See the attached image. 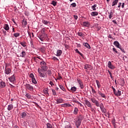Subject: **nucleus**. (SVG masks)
Here are the masks:
<instances>
[{
  "instance_id": "nucleus-36",
  "label": "nucleus",
  "mask_w": 128,
  "mask_h": 128,
  "mask_svg": "<svg viewBox=\"0 0 128 128\" xmlns=\"http://www.w3.org/2000/svg\"><path fill=\"white\" fill-rule=\"evenodd\" d=\"M39 74L41 78H46V74L42 73V72H39Z\"/></svg>"
},
{
  "instance_id": "nucleus-48",
  "label": "nucleus",
  "mask_w": 128,
  "mask_h": 128,
  "mask_svg": "<svg viewBox=\"0 0 128 128\" xmlns=\"http://www.w3.org/2000/svg\"><path fill=\"white\" fill-rule=\"evenodd\" d=\"M46 126L48 128H52V126L50 123H47Z\"/></svg>"
},
{
  "instance_id": "nucleus-44",
  "label": "nucleus",
  "mask_w": 128,
  "mask_h": 128,
  "mask_svg": "<svg viewBox=\"0 0 128 128\" xmlns=\"http://www.w3.org/2000/svg\"><path fill=\"white\" fill-rule=\"evenodd\" d=\"M56 4H57V2L56 1L53 0L52 2V4L54 6H56Z\"/></svg>"
},
{
  "instance_id": "nucleus-25",
  "label": "nucleus",
  "mask_w": 128,
  "mask_h": 128,
  "mask_svg": "<svg viewBox=\"0 0 128 128\" xmlns=\"http://www.w3.org/2000/svg\"><path fill=\"white\" fill-rule=\"evenodd\" d=\"M14 108V105L12 104H10L8 106V110H12Z\"/></svg>"
},
{
  "instance_id": "nucleus-59",
  "label": "nucleus",
  "mask_w": 128,
  "mask_h": 128,
  "mask_svg": "<svg viewBox=\"0 0 128 128\" xmlns=\"http://www.w3.org/2000/svg\"><path fill=\"white\" fill-rule=\"evenodd\" d=\"M74 18L75 20H78V16L74 15Z\"/></svg>"
},
{
  "instance_id": "nucleus-22",
  "label": "nucleus",
  "mask_w": 128,
  "mask_h": 128,
  "mask_svg": "<svg viewBox=\"0 0 128 128\" xmlns=\"http://www.w3.org/2000/svg\"><path fill=\"white\" fill-rule=\"evenodd\" d=\"M83 26H86L87 28H88L90 26V22H83Z\"/></svg>"
},
{
  "instance_id": "nucleus-2",
  "label": "nucleus",
  "mask_w": 128,
  "mask_h": 128,
  "mask_svg": "<svg viewBox=\"0 0 128 128\" xmlns=\"http://www.w3.org/2000/svg\"><path fill=\"white\" fill-rule=\"evenodd\" d=\"M112 90L115 96H122V92L118 90H116L115 88H114V87L112 88Z\"/></svg>"
},
{
  "instance_id": "nucleus-37",
  "label": "nucleus",
  "mask_w": 128,
  "mask_h": 128,
  "mask_svg": "<svg viewBox=\"0 0 128 128\" xmlns=\"http://www.w3.org/2000/svg\"><path fill=\"white\" fill-rule=\"evenodd\" d=\"M14 36L15 38H18L20 36V34L19 32H16L14 34Z\"/></svg>"
},
{
  "instance_id": "nucleus-24",
  "label": "nucleus",
  "mask_w": 128,
  "mask_h": 128,
  "mask_svg": "<svg viewBox=\"0 0 128 128\" xmlns=\"http://www.w3.org/2000/svg\"><path fill=\"white\" fill-rule=\"evenodd\" d=\"M41 68L42 70H44V72H46V70H48V67L46 66V65H45L41 66Z\"/></svg>"
},
{
  "instance_id": "nucleus-40",
  "label": "nucleus",
  "mask_w": 128,
  "mask_h": 128,
  "mask_svg": "<svg viewBox=\"0 0 128 128\" xmlns=\"http://www.w3.org/2000/svg\"><path fill=\"white\" fill-rule=\"evenodd\" d=\"M22 24L23 26H26V24H28V22L26 20H23Z\"/></svg>"
},
{
  "instance_id": "nucleus-56",
  "label": "nucleus",
  "mask_w": 128,
  "mask_h": 128,
  "mask_svg": "<svg viewBox=\"0 0 128 128\" xmlns=\"http://www.w3.org/2000/svg\"><path fill=\"white\" fill-rule=\"evenodd\" d=\"M78 36H84V33H82V32H79L78 34Z\"/></svg>"
},
{
  "instance_id": "nucleus-57",
  "label": "nucleus",
  "mask_w": 128,
  "mask_h": 128,
  "mask_svg": "<svg viewBox=\"0 0 128 128\" xmlns=\"http://www.w3.org/2000/svg\"><path fill=\"white\" fill-rule=\"evenodd\" d=\"M119 48H120V50L122 52L126 53V51L124 50V49L120 47Z\"/></svg>"
},
{
  "instance_id": "nucleus-14",
  "label": "nucleus",
  "mask_w": 128,
  "mask_h": 128,
  "mask_svg": "<svg viewBox=\"0 0 128 128\" xmlns=\"http://www.w3.org/2000/svg\"><path fill=\"white\" fill-rule=\"evenodd\" d=\"M8 80L11 82H14L16 80V76H14V75H13L11 77L9 78Z\"/></svg>"
},
{
  "instance_id": "nucleus-16",
  "label": "nucleus",
  "mask_w": 128,
  "mask_h": 128,
  "mask_svg": "<svg viewBox=\"0 0 128 128\" xmlns=\"http://www.w3.org/2000/svg\"><path fill=\"white\" fill-rule=\"evenodd\" d=\"M98 93L101 96V98H106V95H104V93L102 92L100 90L98 91Z\"/></svg>"
},
{
  "instance_id": "nucleus-35",
  "label": "nucleus",
  "mask_w": 128,
  "mask_h": 128,
  "mask_svg": "<svg viewBox=\"0 0 128 128\" xmlns=\"http://www.w3.org/2000/svg\"><path fill=\"white\" fill-rule=\"evenodd\" d=\"M118 0H115L112 2V6H116L118 4Z\"/></svg>"
},
{
  "instance_id": "nucleus-21",
  "label": "nucleus",
  "mask_w": 128,
  "mask_h": 128,
  "mask_svg": "<svg viewBox=\"0 0 128 128\" xmlns=\"http://www.w3.org/2000/svg\"><path fill=\"white\" fill-rule=\"evenodd\" d=\"M83 45L84 46H86V48H88V50H90V44H88V42L84 43L83 44Z\"/></svg>"
},
{
  "instance_id": "nucleus-54",
  "label": "nucleus",
  "mask_w": 128,
  "mask_h": 128,
  "mask_svg": "<svg viewBox=\"0 0 128 128\" xmlns=\"http://www.w3.org/2000/svg\"><path fill=\"white\" fill-rule=\"evenodd\" d=\"M108 72L111 78H112V72H110V70H108Z\"/></svg>"
},
{
  "instance_id": "nucleus-61",
  "label": "nucleus",
  "mask_w": 128,
  "mask_h": 128,
  "mask_svg": "<svg viewBox=\"0 0 128 128\" xmlns=\"http://www.w3.org/2000/svg\"><path fill=\"white\" fill-rule=\"evenodd\" d=\"M50 86H54V82H50Z\"/></svg>"
},
{
  "instance_id": "nucleus-13",
  "label": "nucleus",
  "mask_w": 128,
  "mask_h": 128,
  "mask_svg": "<svg viewBox=\"0 0 128 128\" xmlns=\"http://www.w3.org/2000/svg\"><path fill=\"white\" fill-rule=\"evenodd\" d=\"M5 70H6L5 73L6 74H10L12 70L10 68H6V66Z\"/></svg>"
},
{
  "instance_id": "nucleus-47",
  "label": "nucleus",
  "mask_w": 128,
  "mask_h": 128,
  "mask_svg": "<svg viewBox=\"0 0 128 128\" xmlns=\"http://www.w3.org/2000/svg\"><path fill=\"white\" fill-rule=\"evenodd\" d=\"M75 52H77L78 54H80V56H82V54L78 50V49L75 50Z\"/></svg>"
},
{
  "instance_id": "nucleus-23",
  "label": "nucleus",
  "mask_w": 128,
  "mask_h": 128,
  "mask_svg": "<svg viewBox=\"0 0 128 128\" xmlns=\"http://www.w3.org/2000/svg\"><path fill=\"white\" fill-rule=\"evenodd\" d=\"M4 28L6 30H10V26H8V24H4Z\"/></svg>"
},
{
  "instance_id": "nucleus-9",
  "label": "nucleus",
  "mask_w": 128,
  "mask_h": 128,
  "mask_svg": "<svg viewBox=\"0 0 128 128\" xmlns=\"http://www.w3.org/2000/svg\"><path fill=\"white\" fill-rule=\"evenodd\" d=\"M113 44L117 48H120V42L118 41H115L114 42Z\"/></svg>"
},
{
  "instance_id": "nucleus-58",
  "label": "nucleus",
  "mask_w": 128,
  "mask_h": 128,
  "mask_svg": "<svg viewBox=\"0 0 128 128\" xmlns=\"http://www.w3.org/2000/svg\"><path fill=\"white\" fill-rule=\"evenodd\" d=\"M3 34H6V31L4 30H2Z\"/></svg>"
},
{
  "instance_id": "nucleus-64",
  "label": "nucleus",
  "mask_w": 128,
  "mask_h": 128,
  "mask_svg": "<svg viewBox=\"0 0 128 128\" xmlns=\"http://www.w3.org/2000/svg\"><path fill=\"white\" fill-rule=\"evenodd\" d=\"M122 6V2H119L118 5V8H120Z\"/></svg>"
},
{
  "instance_id": "nucleus-34",
  "label": "nucleus",
  "mask_w": 128,
  "mask_h": 128,
  "mask_svg": "<svg viewBox=\"0 0 128 128\" xmlns=\"http://www.w3.org/2000/svg\"><path fill=\"white\" fill-rule=\"evenodd\" d=\"M59 86L60 90H62L63 92H66V88H64V86H62V85H60Z\"/></svg>"
},
{
  "instance_id": "nucleus-8",
  "label": "nucleus",
  "mask_w": 128,
  "mask_h": 128,
  "mask_svg": "<svg viewBox=\"0 0 128 128\" xmlns=\"http://www.w3.org/2000/svg\"><path fill=\"white\" fill-rule=\"evenodd\" d=\"M102 112H106V108H104V104H102V103H101V104H100V106H99Z\"/></svg>"
},
{
  "instance_id": "nucleus-63",
  "label": "nucleus",
  "mask_w": 128,
  "mask_h": 128,
  "mask_svg": "<svg viewBox=\"0 0 128 128\" xmlns=\"http://www.w3.org/2000/svg\"><path fill=\"white\" fill-rule=\"evenodd\" d=\"M122 8H124V2L122 3Z\"/></svg>"
},
{
  "instance_id": "nucleus-5",
  "label": "nucleus",
  "mask_w": 128,
  "mask_h": 128,
  "mask_svg": "<svg viewBox=\"0 0 128 128\" xmlns=\"http://www.w3.org/2000/svg\"><path fill=\"white\" fill-rule=\"evenodd\" d=\"M26 90H30V92L34 91V86H30V84H26L25 85Z\"/></svg>"
},
{
  "instance_id": "nucleus-49",
  "label": "nucleus",
  "mask_w": 128,
  "mask_h": 128,
  "mask_svg": "<svg viewBox=\"0 0 128 128\" xmlns=\"http://www.w3.org/2000/svg\"><path fill=\"white\" fill-rule=\"evenodd\" d=\"M70 6H72V8H76V4L74 2L70 4Z\"/></svg>"
},
{
  "instance_id": "nucleus-4",
  "label": "nucleus",
  "mask_w": 128,
  "mask_h": 128,
  "mask_svg": "<svg viewBox=\"0 0 128 128\" xmlns=\"http://www.w3.org/2000/svg\"><path fill=\"white\" fill-rule=\"evenodd\" d=\"M82 124V118H80L78 117V120L75 122V124L76 126V128H80V126Z\"/></svg>"
},
{
  "instance_id": "nucleus-29",
  "label": "nucleus",
  "mask_w": 128,
  "mask_h": 128,
  "mask_svg": "<svg viewBox=\"0 0 128 128\" xmlns=\"http://www.w3.org/2000/svg\"><path fill=\"white\" fill-rule=\"evenodd\" d=\"M20 44L23 46V48H26V42H20Z\"/></svg>"
},
{
  "instance_id": "nucleus-43",
  "label": "nucleus",
  "mask_w": 128,
  "mask_h": 128,
  "mask_svg": "<svg viewBox=\"0 0 128 128\" xmlns=\"http://www.w3.org/2000/svg\"><path fill=\"white\" fill-rule=\"evenodd\" d=\"M96 4H95L94 6H92V8L93 10H96Z\"/></svg>"
},
{
  "instance_id": "nucleus-3",
  "label": "nucleus",
  "mask_w": 128,
  "mask_h": 128,
  "mask_svg": "<svg viewBox=\"0 0 128 128\" xmlns=\"http://www.w3.org/2000/svg\"><path fill=\"white\" fill-rule=\"evenodd\" d=\"M77 82L78 84H79L82 90L84 88V82H82V80L78 78Z\"/></svg>"
},
{
  "instance_id": "nucleus-26",
  "label": "nucleus",
  "mask_w": 128,
  "mask_h": 128,
  "mask_svg": "<svg viewBox=\"0 0 128 128\" xmlns=\"http://www.w3.org/2000/svg\"><path fill=\"white\" fill-rule=\"evenodd\" d=\"M73 112L74 114H78V108L76 107L74 108Z\"/></svg>"
},
{
  "instance_id": "nucleus-27",
  "label": "nucleus",
  "mask_w": 128,
  "mask_h": 128,
  "mask_svg": "<svg viewBox=\"0 0 128 128\" xmlns=\"http://www.w3.org/2000/svg\"><path fill=\"white\" fill-rule=\"evenodd\" d=\"M46 48L44 46H42L40 48V52H42L43 54H44L46 52Z\"/></svg>"
},
{
  "instance_id": "nucleus-32",
  "label": "nucleus",
  "mask_w": 128,
  "mask_h": 128,
  "mask_svg": "<svg viewBox=\"0 0 128 128\" xmlns=\"http://www.w3.org/2000/svg\"><path fill=\"white\" fill-rule=\"evenodd\" d=\"M98 13L96 12H94L91 13V16H98Z\"/></svg>"
},
{
  "instance_id": "nucleus-19",
  "label": "nucleus",
  "mask_w": 128,
  "mask_h": 128,
  "mask_svg": "<svg viewBox=\"0 0 128 128\" xmlns=\"http://www.w3.org/2000/svg\"><path fill=\"white\" fill-rule=\"evenodd\" d=\"M68 90L69 92H74L76 90V86H73L70 88V89H68Z\"/></svg>"
},
{
  "instance_id": "nucleus-15",
  "label": "nucleus",
  "mask_w": 128,
  "mask_h": 128,
  "mask_svg": "<svg viewBox=\"0 0 128 128\" xmlns=\"http://www.w3.org/2000/svg\"><path fill=\"white\" fill-rule=\"evenodd\" d=\"M62 50H58L56 52V56H62Z\"/></svg>"
},
{
  "instance_id": "nucleus-17",
  "label": "nucleus",
  "mask_w": 128,
  "mask_h": 128,
  "mask_svg": "<svg viewBox=\"0 0 128 128\" xmlns=\"http://www.w3.org/2000/svg\"><path fill=\"white\" fill-rule=\"evenodd\" d=\"M62 106L63 108H70V106H72V105L70 104H62Z\"/></svg>"
},
{
  "instance_id": "nucleus-6",
  "label": "nucleus",
  "mask_w": 128,
  "mask_h": 128,
  "mask_svg": "<svg viewBox=\"0 0 128 128\" xmlns=\"http://www.w3.org/2000/svg\"><path fill=\"white\" fill-rule=\"evenodd\" d=\"M91 100L93 104H96V106H100V102H98V101L96 100L94 98H92Z\"/></svg>"
},
{
  "instance_id": "nucleus-30",
  "label": "nucleus",
  "mask_w": 128,
  "mask_h": 128,
  "mask_svg": "<svg viewBox=\"0 0 128 128\" xmlns=\"http://www.w3.org/2000/svg\"><path fill=\"white\" fill-rule=\"evenodd\" d=\"M108 66L111 70H112V62H108Z\"/></svg>"
},
{
  "instance_id": "nucleus-45",
  "label": "nucleus",
  "mask_w": 128,
  "mask_h": 128,
  "mask_svg": "<svg viewBox=\"0 0 128 128\" xmlns=\"http://www.w3.org/2000/svg\"><path fill=\"white\" fill-rule=\"evenodd\" d=\"M42 23L44 24H50V22H48V20H43Z\"/></svg>"
},
{
  "instance_id": "nucleus-46",
  "label": "nucleus",
  "mask_w": 128,
  "mask_h": 128,
  "mask_svg": "<svg viewBox=\"0 0 128 128\" xmlns=\"http://www.w3.org/2000/svg\"><path fill=\"white\" fill-rule=\"evenodd\" d=\"M48 76H52V71L50 70H48Z\"/></svg>"
},
{
  "instance_id": "nucleus-7",
  "label": "nucleus",
  "mask_w": 128,
  "mask_h": 128,
  "mask_svg": "<svg viewBox=\"0 0 128 128\" xmlns=\"http://www.w3.org/2000/svg\"><path fill=\"white\" fill-rule=\"evenodd\" d=\"M84 70H92V66L90 64H86L84 66Z\"/></svg>"
},
{
  "instance_id": "nucleus-10",
  "label": "nucleus",
  "mask_w": 128,
  "mask_h": 128,
  "mask_svg": "<svg viewBox=\"0 0 128 128\" xmlns=\"http://www.w3.org/2000/svg\"><path fill=\"white\" fill-rule=\"evenodd\" d=\"M84 102L86 106H88V108H92V104H90V101H88L87 100H84Z\"/></svg>"
},
{
  "instance_id": "nucleus-31",
  "label": "nucleus",
  "mask_w": 128,
  "mask_h": 128,
  "mask_svg": "<svg viewBox=\"0 0 128 128\" xmlns=\"http://www.w3.org/2000/svg\"><path fill=\"white\" fill-rule=\"evenodd\" d=\"M40 65L41 66H46V63L42 60V62H40Z\"/></svg>"
},
{
  "instance_id": "nucleus-18",
  "label": "nucleus",
  "mask_w": 128,
  "mask_h": 128,
  "mask_svg": "<svg viewBox=\"0 0 128 128\" xmlns=\"http://www.w3.org/2000/svg\"><path fill=\"white\" fill-rule=\"evenodd\" d=\"M0 88H6V82L3 81L0 82Z\"/></svg>"
},
{
  "instance_id": "nucleus-55",
  "label": "nucleus",
  "mask_w": 128,
  "mask_h": 128,
  "mask_svg": "<svg viewBox=\"0 0 128 128\" xmlns=\"http://www.w3.org/2000/svg\"><path fill=\"white\" fill-rule=\"evenodd\" d=\"M45 31H46V30H44V28H43L41 32H42V34H46V33H44Z\"/></svg>"
},
{
  "instance_id": "nucleus-28",
  "label": "nucleus",
  "mask_w": 128,
  "mask_h": 128,
  "mask_svg": "<svg viewBox=\"0 0 128 128\" xmlns=\"http://www.w3.org/2000/svg\"><path fill=\"white\" fill-rule=\"evenodd\" d=\"M26 56V53L24 51H22L20 55V56L22 58H24Z\"/></svg>"
},
{
  "instance_id": "nucleus-41",
  "label": "nucleus",
  "mask_w": 128,
  "mask_h": 128,
  "mask_svg": "<svg viewBox=\"0 0 128 128\" xmlns=\"http://www.w3.org/2000/svg\"><path fill=\"white\" fill-rule=\"evenodd\" d=\"M32 82H33V84H36L37 82H36V78H32Z\"/></svg>"
},
{
  "instance_id": "nucleus-12",
  "label": "nucleus",
  "mask_w": 128,
  "mask_h": 128,
  "mask_svg": "<svg viewBox=\"0 0 128 128\" xmlns=\"http://www.w3.org/2000/svg\"><path fill=\"white\" fill-rule=\"evenodd\" d=\"M118 84H120V86H124V79H120L118 80Z\"/></svg>"
},
{
  "instance_id": "nucleus-1",
  "label": "nucleus",
  "mask_w": 128,
  "mask_h": 128,
  "mask_svg": "<svg viewBox=\"0 0 128 128\" xmlns=\"http://www.w3.org/2000/svg\"><path fill=\"white\" fill-rule=\"evenodd\" d=\"M47 36H46V34H42L38 36V38L40 39L41 42H44V40L46 38Z\"/></svg>"
},
{
  "instance_id": "nucleus-38",
  "label": "nucleus",
  "mask_w": 128,
  "mask_h": 128,
  "mask_svg": "<svg viewBox=\"0 0 128 128\" xmlns=\"http://www.w3.org/2000/svg\"><path fill=\"white\" fill-rule=\"evenodd\" d=\"M96 84L98 86V88H100V82L98 80H96Z\"/></svg>"
},
{
  "instance_id": "nucleus-52",
  "label": "nucleus",
  "mask_w": 128,
  "mask_h": 128,
  "mask_svg": "<svg viewBox=\"0 0 128 128\" xmlns=\"http://www.w3.org/2000/svg\"><path fill=\"white\" fill-rule=\"evenodd\" d=\"M113 52H115V54H118V50H116V48H113Z\"/></svg>"
},
{
  "instance_id": "nucleus-62",
  "label": "nucleus",
  "mask_w": 128,
  "mask_h": 128,
  "mask_svg": "<svg viewBox=\"0 0 128 128\" xmlns=\"http://www.w3.org/2000/svg\"><path fill=\"white\" fill-rule=\"evenodd\" d=\"M12 21L14 22V24H16V25L18 24L16 22V21L14 20V19L12 18Z\"/></svg>"
},
{
  "instance_id": "nucleus-20",
  "label": "nucleus",
  "mask_w": 128,
  "mask_h": 128,
  "mask_svg": "<svg viewBox=\"0 0 128 128\" xmlns=\"http://www.w3.org/2000/svg\"><path fill=\"white\" fill-rule=\"evenodd\" d=\"M56 100L58 104L64 102V100H62V98H57Z\"/></svg>"
},
{
  "instance_id": "nucleus-60",
  "label": "nucleus",
  "mask_w": 128,
  "mask_h": 128,
  "mask_svg": "<svg viewBox=\"0 0 128 128\" xmlns=\"http://www.w3.org/2000/svg\"><path fill=\"white\" fill-rule=\"evenodd\" d=\"M111 13L109 14V18H112V12H110Z\"/></svg>"
},
{
  "instance_id": "nucleus-42",
  "label": "nucleus",
  "mask_w": 128,
  "mask_h": 128,
  "mask_svg": "<svg viewBox=\"0 0 128 128\" xmlns=\"http://www.w3.org/2000/svg\"><path fill=\"white\" fill-rule=\"evenodd\" d=\"M90 87L92 88V94H96V90H94V88H92V86H90Z\"/></svg>"
},
{
  "instance_id": "nucleus-53",
  "label": "nucleus",
  "mask_w": 128,
  "mask_h": 128,
  "mask_svg": "<svg viewBox=\"0 0 128 128\" xmlns=\"http://www.w3.org/2000/svg\"><path fill=\"white\" fill-rule=\"evenodd\" d=\"M52 60H58V59L56 57H55V56H53L52 58Z\"/></svg>"
},
{
  "instance_id": "nucleus-39",
  "label": "nucleus",
  "mask_w": 128,
  "mask_h": 128,
  "mask_svg": "<svg viewBox=\"0 0 128 128\" xmlns=\"http://www.w3.org/2000/svg\"><path fill=\"white\" fill-rule=\"evenodd\" d=\"M25 96L27 98H32V96H30V94L29 93H26Z\"/></svg>"
},
{
  "instance_id": "nucleus-50",
  "label": "nucleus",
  "mask_w": 128,
  "mask_h": 128,
  "mask_svg": "<svg viewBox=\"0 0 128 128\" xmlns=\"http://www.w3.org/2000/svg\"><path fill=\"white\" fill-rule=\"evenodd\" d=\"M52 92L53 94V96H56V92L55 90L52 89Z\"/></svg>"
},
{
  "instance_id": "nucleus-33",
  "label": "nucleus",
  "mask_w": 128,
  "mask_h": 128,
  "mask_svg": "<svg viewBox=\"0 0 128 128\" xmlns=\"http://www.w3.org/2000/svg\"><path fill=\"white\" fill-rule=\"evenodd\" d=\"M44 94H48V96H49L48 94V89L46 88L44 90Z\"/></svg>"
},
{
  "instance_id": "nucleus-11",
  "label": "nucleus",
  "mask_w": 128,
  "mask_h": 128,
  "mask_svg": "<svg viewBox=\"0 0 128 128\" xmlns=\"http://www.w3.org/2000/svg\"><path fill=\"white\" fill-rule=\"evenodd\" d=\"M20 116L22 118H25L26 116H28V112H22V113H20Z\"/></svg>"
},
{
  "instance_id": "nucleus-51",
  "label": "nucleus",
  "mask_w": 128,
  "mask_h": 128,
  "mask_svg": "<svg viewBox=\"0 0 128 128\" xmlns=\"http://www.w3.org/2000/svg\"><path fill=\"white\" fill-rule=\"evenodd\" d=\"M30 78H31L32 80V78H34V74L31 73V74H30Z\"/></svg>"
}]
</instances>
